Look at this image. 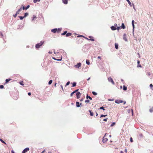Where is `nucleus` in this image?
Returning a JSON list of instances; mask_svg holds the SVG:
<instances>
[{
	"label": "nucleus",
	"instance_id": "423d86ee",
	"mask_svg": "<svg viewBox=\"0 0 153 153\" xmlns=\"http://www.w3.org/2000/svg\"><path fill=\"white\" fill-rule=\"evenodd\" d=\"M123 39L125 41H127V39L126 38V34L124 33L123 34Z\"/></svg>",
	"mask_w": 153,
	"mask_h": 153
},
{
	"label": "nucleus",
	"instance_id": "0eeeda50",
	"mask_svg": "<svg viewBox=\"0 0 153 153\" xmlns=\"http://www.w3.org/2000/svg\"><path fill=\"white\" fill-rule=\"evenodd\" d=\"M123 102V101L120 100H116L115 101V102L117 104H119L120 103H122Z\"/></svg>",
	"mask_w": 153,
	"mask_h": 153
},
{
	"label": "nucleus",
	"instance_id": "c03bdc74",
	"mask_svg": "<svg viewBox=\"0 0 153 153\" xmlns=\"http://www.w3.org/2000/svg\"><path fill=\"white\" fill-rule=\"evenodd\" d=\"M121 27H117V29L118 30H119V29H121Z\"/></svg>",
	"mask_w": 153,
	"mask_h": 153
},
{
	"label": "nucleus",
	"instance_id": "338daca9",
	"mask_svg": "<svg viewBox=\"0 0 153 153\" xmlns=\"http://www.w3.org/2000/svg\"><path fill=\"white\" fill-rule=\"evenodd\" d=\"M28 95L30 96V95H31V93L30 92H29V93H28Z\"/></svg>",
	"mask_w": 153,
	"mask_h": 153
},
{
	"label": "nucleus",
	"instance_id": "de8ad7c7",
	"mask_svg": "<svg viewBox=\"0 0 153 153\" xmlns=\"http://www.w3.org/2000/svg\"><path fill=\"white\" fill-rule=\"evenodd\" d=\"M3 36V34H2V33L1 32H0V37H2Z\"/></svg>",
	"mask_w": 153,
	"mask_h": 153
},
{
	"label": "nucleus",
	"instance_id": "7c9ffc66",
	"mask_svg": "<svg viewBox=\"0 0 153 153\" xmlns=\"http://www.w3.org/2000/svg\"><path fill=\"white\" fill-rule=\"evenodd\" d=\"M19 17L20 18L21 20H22L25 18L24 16H19Z\"/></svg>",
	"mask_w": 153,
	"mask_h": 153
},
{
	"label": "nucleus",
	"instance_id": "dca6fc26",
	"mask_svg": "<svg viewBox=\"0 0 153 153\" xmlns=\"http://www.w3.org/2000/svg\"><path fill=\"white\" fill-rule=\"evenodd\" d=\"M53 59L56 60H57V61H61L62 59V58H61V59H56L54 57H53Z\"/></svg>",
	"mask_w": 153,
	"mask_h": 153
},
{
	"label": "nucleus",
	"instance_id": "f704fd0d",
	"mask_svg": "<svg viewBox=\"0 0 153 153\" xmlns=\"http://www.w3.org/2000/svg\"><path fill=\"white\" fill-rule=\"evenodd\" d=\"M107 116L106 115H103V114H102L100 116V117H106V116Z\"/></svg>",
	"mask_w": 153,
	"mask_h": 153
},
{
	"label": "nucleus",
	"instance_id": "473e14b6",
	"mask_svg": "<svg viewBox=\"0 0 153 153\" xmlns=\"http://www.w3.org/2000/svg\"><path fill=\"white\" fill-rule=\"evenodd\" d=\"M28 13H25V16L24 17H25L26 16H27L28 15Z\"/></svg>",
	"mask_w": 153,
	"mask_h": 153
},
{
	"label": "nucleus",
	"instance_id": "bb28decb",
	"mask_svg": "<svg viewBox=\"0 0 153 153\" xmlns=\"http://www.w3.org/2000/svg\"><path fill=\"white\" fill-rule=\"evenodd\" d=\"M86 63L87 64V65H89L90 64V62L88 60H86Z\"/></svg>",
	"mask_w": 153,
	"mask_h": 153
},
{
	"label": "nucleus",
	"instance_id": "a211bd4d",
	"mask_svg": "<svg viewBox=\"0 0 153 153\" xmlns=\"http://www.w3.org/2000/svg\"><path fill=\"white\" fill-rule=\"evenodd\" d=\"M115 48H116V49H118V45L117 44V43H115Z\"/></svg>",
	"mask_w": 153,
	"mask_h": 153
},
{
	"label": "nucleus",
	"instance_id": "680f3d73",
	"mask_svg": "<svg viewBox=\"0 0 153 153\" xmlns=\"http://www.w3.org/2000/svg\"><path fill=\"white\" fill-rule=\"evenodd\" d=\"M139 136L141 137H143V135L142 134H140Z\"/></svg>",
	"mask_w": 153,
	"mask_h": 153
},
{
	"label": "nucleus",
	"instance_id": "e2e57ef3",
	"mask_svg": "<svg viewBox=\"0 0 153 153\" xmlns=\"http://www.w3.org/2000/svg\"><path fill=\"white\" fill-rule=\"evenodd\" d=\"M125 152L126 153H127V149H125Z\"/></svg>",
	"mask_w": 153,
	"mask_h": 153
},
{
	"label": "nucleus",
	"instance_id": "13d9d810",
	"mask_svg": "<svg viewBox=\"0 0 153 153\" xmlns=\"http://www.w3.org/2000/svg\"><path fill=\"white\" fill-rule=\"evenodd\" d=\"M108 101H113L114 100L113 99H109L108 100Z\"/></svg>",
	"mask_w": 153,
	"mask_h": 153
},
{
	"label": "nucleus",
	"instance_id": "f257e3e1",
	"mask_svg": "<svg viewBox=\"0 0 153 153\" xmlns=\"http://www.w3.org/2000/svg\"><path fill=\"white\" fill-rule=\"evenodd\" d=\"M44 42L41 41L39 43L37 44L36 45V48H39L40 46L42 45Z\"/></svg>",
	"mask_w": 153,
	"mask_h": 153
},
{
	"label": "nucleus",
	"instance_id": "49530a36",
	"mask_svg": "<svg viewBox=\"0 0 153 153\" xmlns=\"http://www.w3.org/2000/svg\"><path fill=\"white\" fill-rule=\"evenodd\" d=\"M74 92L73 91V92H72L71 94V97H72V96L73 94H74Z\"/></svg>",
	"mask_w": 153,
	"mask_h": 153
},
{
	"label": "nucleus",
	"instance_id": "79ce46f5",
	"mask_svg": "<svg viewBox=\"0 0 153 153\" xmlns=\"http://www.w3.org/2000/svg\"><path fill=\"white\" fill-rule=\"evenodd\" d=\"M62 29L60 28H59L58 29V31L59 32H60L61 30Z\"/></svg>",
	"mask_w": 153,
	"mask_h": 153
},
{
	"label": "nucleus",
	"instance_id": "8fccbe9b",
	"mask_svg": "<svg viewBox=\"0 0 153 153\" xmlns=\"http://www.w3.org/2000/svg\"><path fill=\"white\" fill-rule=\"evenodd\" d=\"M79 89H77L75 91H74V93H76V92H77V91H78Z\"/></svg>",
	"mask_w": 153,
	"mask_h": 153
},
{
	"label": "nucleus",
	"instance_id": "4d7b16f0",
	"mask_svg": "<svg viewBox=\"0 0 153 153\" xmlns=\"http://www.w3.org/2000/svg\"><path fill=\"white\" fill-rule=\"evenodd\" d=\"M107 118H106V119H105L103 120V121H107Z\"/></svg>",
	"mask_w": 153,
	"mask_h": 153
},
{
	"label": "nucleus",
	"instance_id": "09e8293b",
	"mask_svg": "<svg viewBox=\"0 0 153 153\" xmlns=\"http://www.w3.org/2000/svg\"><path fill=\"white\" fill-rule=\"evenodd\" d=\"M132 25L133 28V30L134 31V24H132Z\"/></svg>",
	"mask_w": 153,
	"mask_h": 153
},
{
	"label": "nucleus",
	"instance_id": "393cba45",
	"mask_svg": "<svg viewBox=\"0 0 153 153\" xmlns=\"http://www.w3.org/2000/svg\"><path fill=\"white\" fill-rule=\"evenodd\" d=\"M126 1L128 2V4H129V5H130V6H131V2H130V1H129V0H126Z\"/></svg>",
	"mask_w": 153,
	"mask_h": 153
},
{
	"label": "nucleus",
	"instance_id": "a19ab883",
	"mask_svg": "<svg viewBox=\"0 0 153 153\" xmlns=\"http://www.w3.org/2000/svg\"><path fill=\"white\" fill-rule=\"evenodd\" d=\"M4 88L3 85H0V88L2 89V88Z\"/></svg>",
	"mask_w": 153,
	"mask_h": 153
},
{
	"label": "nucleus",
	"instance_id": "1a4fd4ad",
	"mask_svg": "<svg viewBox=\"0 0 153 153\" xmlns=\"http://www.w3.org/2000/svg\"><path fill=\"white\" fill-rule=\"evenodd\" d=\"M57 29L56 28H55L51 30V31L54 33H56L57 31Z\"/></svg>",
	"mask_w": 153,
	"mask_h": 153
},
{
	"label": "nucleus",
	"instance_id": "6e6552de",
	"mask_svg": "<svg viewBox=\"0 0 153 153\" xmlns=\"http://www.w3.org/2000/svg\"><path fill=\"white\" fill-rule=\"evenodd\" d=\"M37 19L35 15H33V17H32V21L33 22Z\"/></svg>",
	"mask_w": 153,
	"mask_h": 153
},
{
	"label": "nucleus",
	"instance_id": "f8f14e48",
	"mask_svg": "<svg viewBox=\"0 0 153 153\" xmlns=\"http://www.w3.org/2000/svg\"><path fill=\"white\" fill-rule=\"evenodd\" d=\"M76 106L77 107H80L79 103V102H76Z\"/></svg>",
	"mask_w": 153,
	"mask_h": 153
},
{
	"label": "nucleus",
	"instance_id": "ddd939ff",
	"mask_svg": "<svg viewBox=\"0 0 153 153\" xmlns=\"http://www.w3.org/2000/svg\"><path fill=\"white\" fill-rule=\"evenodd\" d=\"M108 140V139L107 138H103L102 140V142L103 143H105Z\"/></svg>",
	"mask_w": 153,
	"mask_h": 153
},
{
	"label": "nucleus",
	"instance_id": "6ab92c4d",
	"mask_svg": "<svg viewBox=\"0 0 153 153\" xmlns=\"http://www.w3.org/2000/svg\"><path fill=\"white\" fill-rule=\"evenodd\" d=\"M86 98L87 99H88V98H89L91 100H92V99L91 97L90 96H88V94L87 95Z\"/></svg>",
	"mask_w": 153,
	"mask_h": 153
},
{
	"label": "nucleus",
	"instance_id": "f3484780",
	"mask_svg": "<svg viewBox=\"0 0 153 153\" xmlns=\"http://www.w3.org/2000/svg\"><path fill=\"white\" fill-rule=\"evenodd\" d=\"M71 33H66V36L67 37L69 36H71Z\"/></svg>",
	"mask_w": 153,
	"mask_h": 153
},
{
	"label": "nucleus",
	"instance_id": "3c124183",
	"mask_svg": "<svg viewBox=\"0 0 153 153\" xmlns=\"http://www.w3.org/2000/svg\"><path fill=\"white\" fill-rule=\"evenodd\" d=\"M17 14L16 13V14L15 15H13V16L16 18V16L17 15Z\"/></svg>",
	"mask_w": 153,
	"mask_h": 153
},
{
	"label": "nucleus",
	"instance_id": "20e7f679",
	"mask_svg": "<svg viewBox=\"0 0 153 153\" xmlns=\"http://www.w3.org/2000/svg\"><path fill=\"white\" fill-rule=\"evenodd\" d=\"M81 63L79 62L78 63H77L76 65H75L74 67L76 68H79L81 66Z\"/></svg>",
	"mask_w": 153,
	"mask_h": 153
},
{
	"label": "nucleus",
	"instance_id": "5701e85b",
	"mask_svg": "<svg viewBox=\"0 0 153 153\" xmlns=\"http://www.w3.org/2000/svg\"><path fill=\"white\" fill-rule=\"evenodd\" d=\"M123 89L124 91H126L127 90V88L125 86V85H124L123 86Z\"/></svg>",
	"mask_w": 153,
	"mask_h": 153
},
{
	"label": "nucleus",
	"instance_id": "f03ea898",
	"mask_svg": "<svg viewBox=\"0 0 153 153\" xmlns=\"http://www.w3.org/2000/svg\"><path fill=\"white\" fill-rule=\"evenodd\" d=\"M108 80L109 82H111L113 84H114V83L111 77H108Z\"/></svg>",
	"mask_w": 153,
	"mask_h": 153
},
{
	"label": "nucleus",
	"instance_id": "ea45409f",
	"mask_svg": "<svg viewBox=\"0 0 153 153\" xmlns=\"http://www.w3.org/2000/svg\"><path fill=\"white\" fill-rule=\"evenodd\" d=\"M149 87H150L151 88H152V87H153V85H152V84H150V85H149Z\"/></svg>",
	"mask_w": 153,
	"mask_h": 153
},
{
	"label": "nucleus",
	"instance_id": "4be33fe9",
	"mask_svg": "<svg viewBox=\"0 0 153 153\" xmlns=\"http://www.w3.org/2000/svg\"><path fill=\"white\" fill-rule=\"evenodd\" d=\"M76 83L75 82H74L73 83V85L72 86V87H74L76 86Z\"/></svg>",
	"mask_w": 153,
	"mask_h": 153
},
{
	"label": "nucleus",
	"instance_id": "b1692460",
	"mask_svg": "<svg viewBox=\"0 0 153 153\" xmlns=\"http://www.w3.org/2000/svg\"><path fill=\"white\" fill-rule=\"evenodd\" d=\"M89 112L90 113V115H91V116H93V113L91 112V110H89Z\"/></svg>",
	"mask_w": 153,
	"mask_h": 153
},
{
	"label": "nucleus",
	"instance_id": "2f4dec72",
	"mask_svg": "<svg viewBox=\"0 0 153 153\" xmlns=\"http://www.w3.org/2000/svg\"><path fill=\"white\" fill-rule=\"evenodd\" d=\"M0 141H1L2 143H4L5 144H6V143H5V142H4V141H3L2 139H0Z\"/></svg>",
	"mask_w": 153,
	"mask_h": 153
},
{
	"label": "nucleus",
	"instance_id": "9d476101",
	"mask_svg": "<svg viewBox=\"0 0 153 153\" xmlns=\"http://www.w3.org/2000/svg\"><path fill=\"white\" fill-rule=\"evenodd\" d=\"M111 30H114L117 29V28L114 26H111Z\"/></svg>",
	"mask_w": 153,
	"mask_h": 153
},
{
	"label": "nucleus",
	"instance_id": "0e129e2a",
	"mask_svg": "<svg viewBox=\"0 0 153 153\" xmlns=\"http://www.w3.org/2000/svg\"><path fill=\"white\" fill-rule=\"evenodd\" d=\"M48 53L50 54H52V52H51L50 51H49V52H48Z\"/></svg>",
	"mask_w": 153,
	"mask_h": 153
},
{
	"label": "nucleus",
	"instance_id": "774afa93",
	"mask_svg": "<svg viewBox=\"0 0 153 153\" xmlns=\"http://www.w3.org/2000/svg\"><path fill=\"white\" fill-rule=\"evenodd\" d=\"M11 153H15L13 150L11 151Z\"/></svg>",
	"mask_w": 153,
	"mask_h": 153
},
{
	"label": "nucleus",
	"instance_id": "69168bd1",
	"mask_svg": "<svg viewBox=\"0 0 153 153\" xmlns=\"http://www.w3.org/2000/svg\"><path fill=\"white\" fill-rule=\"evenodd\" d=\"M134 21L132 20V24H134Z\"/></svg>",
	"mask_w": 153,
	"mask_h": 153
},
{
	"label": "nucleus",
	"instance_id": "aec40b11",
	"mask_svg": "<svg viewBox=\"0 0 153 153\" xmlns=\"http://www.w3.org/2000/svg\"><path fill=\"white\" fill-rule=\"evenodd\" d=\"M40 0H33V2L34 3H35L37 2H39Z\"/></svg>",
	"mask_w": 153,
	"mask_h": 153
},
{
	"label": "nucleus",
	"instance_id": "c756f323",
	"mask_svg": "<svg viewBox=\"0 0 153 153\" xmlns=\"http://www.w3.org/2000/svg\"><path fill=\"white\" fill-rule=\"evenodd\" d=\"M84 38H85L86 39H88V40H89L88 38L86 37H85L84 36V37H83ZM90 40H91V41H94V39H90Z\"/></svg>",
	"mask_w": 153,
	"mask_h": 153
},
{
	"label": "nucleus",
	"instance_id": "cd10ccee",
	"mask_svg": "<svg viewBox=\"0 0 153 153\" xmlns=\"http://www.w3.org/2000/svg\"><path fill=\"white\" fill-rule=\"evenodd\" d=\"M67 33V31H64L63 33H62V35H65Z\"/></svg>",
	"mask_w": 153,
	"mask_h": 153
},
{
	"label": "nucleus",
	"instance_id": "c9c22d12",
	"mask_svg": "<svg viewBox=\"0 0 153 153\" xmlns=\"http://www.w3.org/2000/svg\"><path fill=\"white\" fill-rule=\"evenodd\" d=\"M19 83L20 84V85H24L23 82V81L20 82H19Z\"/></svg>",
	"mask_w": 153,
	"mask_h": 153
},
{
	"label": "nucleus",
	"instance_id": "9b49d317",
	"mask_svg": "<svg viewBox=\"0 0 153 153\" xmlns=\"http://www.w3.org/2000/svg\"><path fill=\"white\" fill-rule=\"evenodd\" d=\"M22 9V7H21L20 9H19L16 12V14H19V13L20 12V11H21V10Z\"/></svg>",
	"mask_w": 153,
	"mask_h": 153
},
{
	"label": "nucleus",
	"instance_id": "e433bc0d",
	"mask_svg": "<svg viewBox=\"0 0 153 153\" xmlns=\"http://www.w3.org/2000/svg\"><path fill=\"white\" fill-rule=\"evenodd\" d=\"M30 7V5H28L26 7H25V9L26 10L27 9H28L29 7Z\"/></svg>",
	"mask_w": 153,
	"mask_h": 153
},
{
	"label": "nucleus",
	"instance_id": "bf43d9fd",
	"mask_svg": "<svg viewBox=\"0 0 153 153\" xmlns=\"http://www.w3.org/2000/svg\"><path fill=\"white\" fill-rule=\"evenodd\" d=\"M114 27H117V24H114Z\"/></svg>",
	"mask_w": 153,
	"mask_h": 153
},
{
	"label": "nucleus",
	"instance_id": "2eb2a0df",
	"mask_svg": "<svg viewBox=\"0 0 153 153\" xmlns=\"http://www.w3.org/2000/svg\"><path fill=\"white\" fill-rule=\"evenodd\" d=\"M121 28H123V29H124L125 28V27L124 24L123 23L122 24L121 26Z\"/></svg>",
	"mask_w": 153,
	"mask_h": 153
},
{
	"label": "nucleus",
	"instance_id": "412c9836",
	"mask_svg": "<svg viewBox=\"0 0 153 153\" xmlns=\"http://www.w3.org/2000/svg\"><path fill=\"white\" fill-rule=\"evenodd\" d=\"M92 93L95 96L97 95V93L94 91H92Z\"/></svg>",
	"mask_w": 153,
	"mask_h": 153
},
{
	"label": "nucleus",
	"instance_id": "4c0bfd02",
	"mask_svg": "<svg viewBox=\"0 0 153 153\" xmlns=\"http://www.w3.org/2000/svg\"><path fill=\"white\" fill-rule=\"evenodd\" d=\"M115 123L114 122L111 125V126H113L115 125Z\"/></svg>",
	"mask_w": 153,
	"mask_h": 153
},
{
	"label": "nucleus",
	"instance_id": "c85d7f7f",
	"mask_svg": "<svg viewBox=\"0 0 153 153\" xmlns=\"http://www.w3.org/2000/svg\"><path fill=\"white\" fill-rule=\"evenodd\" d=\"M52 82V80H50L49 82H48V84L49 85H51Z\"/></svg>",
	"mask_w": 153,
	"mask_h": 153
},
{
	"label": "nucleus",
	"instance_id": "37998d69",
	"mask_svg": "<svg viewBox=\"0 0 153 153\" xmlns=\"http://www.w3.org/2000/svg\"><path fill=\"white\" fill-rule=\"evenodd\" d=\"M89 100H86L85 101V102H89Z\"/></svg>",
	"mask_w": 153,
	"mask_h": 153
},
{
	"label": "nucleus",
	"instance_id": "4468645a",
	"mask_svg": "<svg viewBox=\"0 0 153 153\" xmlns=\"http://www.w3.org/2000/svg\"><path fill=\"white\" fill-rule=\"evenodd\" d=\"M63 2L65 4H66L68 3V0H63Z\"/></svg>",
	"mask_w": 153,
	"mask_h": 153
},
{
	"label": "nucleus",
	"instance_id": "864d4df0",
	"mask_svg": "<svg viewBox=\"0 0 153 153\" xmlns=\"http://www.w3.org/2000/svg\"><path fill=\"white\" fill-rule=\"evenodd\" d=\"M84 37V36H83L82 35H79V36H77V37Z\"/></svg>",
	"mask_w": 153,
	"mask_h": 153
},
{
	"label": "nucleus",
	"instance_id": "a878e982",
	"mask_svg": "<svg viewBox=\"0 0 153 153\" xmlns=\"http://www.w3.org/2000/svg\"><path fill=\"white\" fill-rule=\"evenodd\" d=\"M10 80H11V79H6V82H5V83H8V82L9 81H10Z\"/></svg>",
	"mask_w": 153,
	"mask_h": 153
},
{
	"label": "nucleus",
	"instance_id": "052dcab7",
	"mask_svg": "<svg viewBox=\"0 0 153 153\" xmlns=\"http://www.w3.org/2000/svg\"><path fill=\"white\" fill-rule=\"evenodd\" d=\"M60 86H61V88H62V90H63V86H62V85H60Z\"/></svg>",
	"mask_w": 153,
	"mask_h": 153
},
{
	"label": "nucleus",
	"instance_id": "72a5a7b5",
	"mask_svg": "<svg viewBox=\"0 0 153 153\" xmlns=\"http://www.w3.org/2000/svg\"><path fill=\"white\" fill-rule=\"evenodd\" d=\"M100 109H102L104 111L105 110L104 109V107L103 106L101 107L100 108Z\"/></svg>",
	"mask_w": 153,
	"mask_h": 153
},
{
	"label": "nucleus",
	"instance_id": "39448f33",
	"mask_svg": "<svg viewBox=\"0 0 153 153\" xmlns=\"http://www.w3.org/2000/svg\"><path fill=\"white\" fill-rule=\"evenodd\" d=\"M76 97L77 99H79L80 97L81 94L80 92H78L76 93Z\"/></svg>",
	"mask_w": 153,
	"mask_h": 153
},
{
	"label": "nucleus",
	"instance_id": "5fc2aeb1",
	"mask_svg": "<svg viewBox=\"0 0 153 153\" xmlns=\"http://www.w3.org/2000/svg\"><path fill=\"white\" fill-rule=\"evenodd\" d=\"M133 8H134V9L135 11H136V9L134 7V4H133Z\"/></svg>",
	"mask_w": 153,
	"mask_h": 153
},
{
	"label": "nucleus",
	"instance_id": "a18cd8bd",
	"mask_svg": "<svg viewBox=\"0 0 153 153\" xmlns=\"http://www.w3.org/2000/svg\"><path fill=\"white\" fill-rule=\"evenodd\" d=\"M149 111L150 112H152L153 111V110L152 108H151L150 109Z\"/></svg>",
	"mask_w": 153,
	"mask_h": 153
},
{
	"label": "nucleus",
	"instance_id": "603ef678",
	"mask_svg": "<svg viewBox=\"0 0 153 153\" xmlns=\"http://www.w3.org/2000/svg\"><path fill=\"white\" fill-rule=\"evenodd\" d=\"M130 141L131 142H133V140L132 138V137H131V138H130Z\"/></svg>",
	"mask_w": 153,
	"mask_h": 153
},
{
	"label": "nucleus",
	"instance_id": "58836bf2",
	"mask_svg": "<svg viewBox=\"0 0 153 153\" xmlns=\"http://www.w3.org/2000/svg\"><path fill=\"white\" fill-rule=\"evenodd\" d=\"M70 82H69V81L68 82L66 83V86H67V85H69V84H70Z\"/></svg>",
	"mask_w": 153,
	"mask_h": 153
},
{
	"label": "nucleus",
	"instance_id": "7ed1b4c3",
	"mask_svg": "<svg viewBox=\"0 0 153 153\" xmlns=\"http://www.w3.org/2000/svg\"><path fill=\"white\" fill-rule=\"evenodd\" d=\"M29 148L28 147H27L24 149V150L22 151V153H25L26 152L29 151Z\"/></svg>",
	"mask_w": 153,
	"mask_h": 153
},
{
	"label": "nucleus",
	"instance_id": "6e6d98bb",
	"mask_svg": "<svg viewBox=\"0 0 153 153\" xmlns=\"http://www.w3.org/2000/svg\"><path fill=\"white\" fill-rule=\"evenodd\" d=\"M137 67H141V66L140 65H138L137 66Z\"/></svg>",
	"mask_w": 153,
	"mask_h": 153
}]
</instances>
